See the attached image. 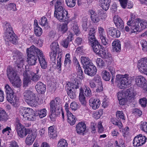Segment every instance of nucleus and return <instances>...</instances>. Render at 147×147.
Here are the masks:
<instances>
[{
    "label": "nucleus",
    "mask_w": 147,
    "mask_h": 147,
    "mask_svg": "<svg viewBox=\"0 0 147 147\" xmlns=\"http://www.w3.org/2000/svg\"><path fill=\"white\" fill-rule=\"evenodd\" d=\"M67 87H69L71 89L74 90L79 88V83L78 81H75L72 83H71L70 85L67 84Z\"/></svg>",
    "instance_id": "nucleus-48"
},
{
    "label": "nucleus",
    "mask_w": 147,
    "mask_h": 147,
    "mask_svg": "<svg viewBox=\"0 0 147 147\" xmlns=\"http://www.w3.org/2000/svg\"><path fill=\"white\" fill-rule=\"evenodd\" d=\"M133 21L129 19L127 22V24L129 26H133L135 28H147V22L141 20L140 19L137 18L135 19L134 22Z\"/></svg>",
    "instance_id": "nucleus-8"
},
{
    "label": "nucleus",
    "mask_w": 147,
    "mask_h": 147,
    "mask_svg": "<svg viewBox=\"0 0 147 147\" xmlns=\"http://www.w3.org/2000/svg\"><path fill=\"white\" fill-rule=\"evenodd\" d=\"M26 138L25 142L27 145H30L32 144L35 140L36 137V135L35 132L32 131L29 132Z\"/></svg>",
    "instance_id": "nucleus-14"
},
{
    "label": "nucleus",
    "mask_w": 147,
    "mask_h": 147,
    "mask_svg": "<svg viewBox=\"0 0 147 147\" xmlns=\"http://www.w3.org/2000/svg\"><path fill=\"white\" fill-rule=\"evenodd\" d=\"M4 38L5 41L10 42L14 45H16L18 42L17 37L14 33L13 28H6Z\"/></svg>",
    "instance_id": "nucleus-7"
},
{
    "label": "nucleus",
    "mask_w": 147,
    "mask_h": 147,
    "mask_svg": "<svg viewBox=\"0 0 147 147\" xmlns=\"http://www.w3.org/2000/svg\"><path fill=\"white\" fill-rule=\"evenodd\" d=\"M68 144L65 139H60L58 142L57 147H65L67 146Z\"/></svg>",
    "instance_id": "nucleus-50"
},
{
    "label": "nucleus",
    "mask_w": 147,
    "mask_h": 147,
    "mask_svg": "<svg viewBox=\"0 0 147 147\" xmlns=\"http://www.w3.org/2000/svg\"><path fill=\"white\" fill-rule=\"evenodd\" d=\"M113 50L116 52H119L121 49L120 41L119 40H114L112 44Z\"/></svg>",
    "instance_id": "nucleus-28"
},
{
    "label": "nucleus",
    "mask_w": 147,
    "mask_h": 147,
    "mask_svg": "<svg viewBox=\"0 0 147 147\" xmlns=\"http://www.w3.org/2000/svg\"><path fill=\"white\" fill-rule=\"evenodd\" d=\"M57 52L51 51L49 53L50 59L52 63L54 64L56 63V57L57 55Z\"/></svg>",
    "instance_id": "nucleus-44"
},
{
    "label": "nucleus",
    "mask_w": 147,
    "mask_h": 147,
    "mask_svg": "<svg viewBox=\"0 0 147 147\" xmlns=\"http://www.w3.org/2000/svg\"><path fill=\"white\" fill-rule=\"evenodd\" d=\"M50 48L51 51L57 52L59 50L58 42L56 41L53 42L50 45Z\"/></svg>",
    "instance_id": "nucleus-36"
},
{
    "label": "nucleus",
    "mask_w": 147,
    "mask_h": 147,
    "mask_svg": "<svg viewBox=\"0 0 147 147\" xmlns=\"http://www.w3.org/2000/svg\"><path fill=\"white\" fill-rule=\"evenodd\" d=\"M137 67L140 73L147 76V58H142L139 60Z\"/></svg>",
    "instance_id": "nucleus-10"
},
{
    "label": "nucleus",
    "mask_w": 147,
    "mask_h": 147,
    "mask_svg": "<svg viewBox=\"0 0 147 147\" xmlns=\"http://www.w3.org/2000/svg\"><path fill=\"white\" fill-rule=\"evenodd\" d=\"M68 63L69 65H71V61L70 59V55L69 53H67L65 55L64 62V66H66Z\"/></svg>",
    "instance_id": "nucleus-51"
},
{
    "label": "nucleus",
    "mask_w": 147,
    "mask_h": 147,
    "mask_svg": "<svg viewBox=\"0 0 147 147\" xmlns=\"http://www.w3.org/2000/svg\"><path fill=\"white\" fill-rule=\"evenodd\" d=\"M35 34L37 36H40L42 33V28H36L34 30Z\"/></svg>",
    "instance_id": "nucleus-64"
},
{
    "label": "nucleus",
    "mask_w": 147,
    "mask_h": 147,
    "mask_svg": "<svg viewBox=\"0 0 147 147\" xmlns=\"http://www.w3.org/2000/svg\"><path fill=\"white\" fill-rule=\"evenodd\" d=\"M139 102L142 107L145 108L146 106L147 100L146 98L144 97L140 99Z\"/></svg>",
    "instance_id": "nucleus-56"
},
{
    "label": "nucleus",
    "mask_w": 147,
    "mask_h": 147,
    "mask_svg": "<svg viewBox=\"0 0 147 147\" xmlns=\"http://www.w3.org/2000/svg\"><path fill=\"white\" fill-rule=\"evenodd\" d=\"M7 75L9 79L15 77L16 75V73L15 72L12 68L10 67L7 68Z\"/></svg>",
    "instance_id": "nucleus-41"
},
{
    "label": "nucleus",
    "mask_w": 147,
    "mask_h": 147,
    "mask_svg": "<svg viewBox=\"0 0 147 147\" xmlns=\"http://www.w3.org/2000/svg\"><path fill=\"white\" fill-rule=\"evenodd\" d=\"M70 108L71 109L74 111L77 110L78 108V105L75 102H72L70 104Z\"/></svg>",
    "instance_id": "nucleus-63"
},
{
    "label": "nucleus",
    "mask_w": 147,
    "mask_h": 147,
    "mask_svg": "<svg viewBox=\"0 0 147 147\" xmlns=\"http://www.w3.org/2000/svg\"><path fill=\"white\" fill-rule=\"evenodd\" d=\"M68 34V36L63 41V46L65 48H67L69 42L72 41L74 38V34L70 30Z\"/></svg>",
    "instance_id": "nucleus-24"
},
{
    "label": "nucleus",
    "mask_w": 147,
    "mask_h": 147,
    "mask_svg": "<svg viewBox=\"0 0 147 147\" xmlns=\"http://www.w3.org/2000/svg\"><path fill=\"white\" fill-rule=\"evenodd\" d=\"M16 125V130L17 131L20 130L21 128L24 127L20 123L19 121H17L15 123Z\"/></svg>",
    "instance_id": "nucleus-61"
},
{
    "label": "nucleus",
    "mask_w": 147,
    "mask_h": 147,
    "mask_svg": "<svg viewBox=\"0 0 147 147\" xmlns=\"http://www.w3.org/2000/svg\"><path fill=\"white\" fill-rule=\"evenodd\" d=\"M124 94L125 95V98H128L130 100L133 98L135 96L134 93L133 92L131 91L129 89H127L124 91Z\"/></svg>",
    "instance_id": "nucleus-40"
},
{
    "label": "nucleus",
    "mask_w": 147,
    "mask_h": 147,
    "mask_svg": "<svg viewBox=\"0 0 147 147\" xmlns=\"http://www.w3.org/2000/svg\"><path fill=\"white\" fill-rule=\"evenodd\" d=\"M122 30H125L126 32H129L130 34L134 33L137 34L142 30V28H122Z\"/></svg>",
    "instance_id": "nucleus-38"
},
{
    "label": "nucleus",
    "mask_w": 147,
    "mask_h": 147,
    "mask_svg": "<svg viewBox=\"0 0 147 147\" xmlns=\"http://www.w3.org/2000/svg\"><path fill=\"white\" fill-rule=\"evenodd\" d=\"M5 89L7 95V100L15 107H19L20 103L18 98L14 95V93L12 89L8 84L5 85Z\"/></svg>",
    "instance_id": "nucleus-4"
},
{
    "label": "nucleus",
    "mask_w": 147,
    "mask_h": 147,
    "mask_svg": "<svg viewBox=\"0 0 147 147\" xmlns=\"http://www.w3.org/2000/svg\"><path fill=\"white\" fill-rule=\"evenodd\" d=\"M18 134L20 138H23L30 132L29 129H26L24 127L21 128L20 130L17 131Z\"/></svg>",
    "instance_id": "nucleus-30"
},
{
    "label": "nucleus",
    "mask_w": 147,
    "mask_h": 147,
    "mask_svg": "<svg viewBox=\"0 0 147 147\" xmlns=\"http://www.w3.org/2000/svg\"><path fill=\"white\" fill-rule=\"evenodd\" d=\"M111 121L112 123L115 125L117 126L119 129L122 128L123 125L120 121H119L116 119L114 118L112 119Z\"/></svg>",
    "instance_id": "nucleus-49"
},
{
    "label": "nucleus",
    "mask_w": 147,
    "mask_h": 147,
    "mask_svg": "<svg viewBox=\"0 0 147 147\" xmlns=\"http://www.w3.org/2000/svg\"><path fill=\"white\" fill-rule=\"evenodd\" d=\"M109 34L113 37L119 38L120 36L121 33L120 31L116 28H113V30H109Z\"/></svg>",
    "instance_id": "nucleus-33"
},
{
    "label": "nucleus",
    "mask_w": 147,
    "mask_h": 147,
    "mask_svg": "<svg viewBox=\"0 0 147 147\" xmlns=\"http://www.w3.org/2000/svg\"><path fill=\"white\" fill-rule=\"evenodd\" d=\"M62 57V54H59L57 59V67L59 71H61V66L62 64L61 60Z\"/></svg>",
    "instance_id": "nucleus-43"
},
{
    "label": "nucleus",
    "mask_w": 147,
    "mask_h": 147,
    "mask_svg": "<svg viewBox=\"0 0 147 147\" xmlns=\"http://www.w3.org/2000/svg\"><path fill=\"white\" fill-rule=\"evenodd\" d=\"M57 129L54 125L51 126L48 128V134L50 138L53 139L57 136Z\"/></svg>",
    "instance_id": "nucleus-19"
},
{
    "label": "nucleus",
    "mask_w": 147,
    "mask_h": 147,
    "mask_svg": "<svg viewBox=\"0 0 147 147\" xmlns=\"http://www.w3.org/2000/svg\"><path fill=\"white\" fill-rule=\"evenodd\" d=\"M101 7L104 10L106 11L109 8L111 0H100Z\"/></svg>",
    "instance_id": "nucleus-29"
},
{
    "label": "nucleus",
    "mask_w": 147,
    "mask_h": 147,
    "mask_svg": "<svg viewBox=\"0 0 147 147\" xmlns=\"http://www.w3.org/2000/svg\"><path fill=\"white\" fill-rule=\"evenodd\" d=\"M146 80L145 77L141 75L137 76L135 79L136 84L139 87H141L145 84Z\"/></svg>",
    "instance_id": "nucleus-23"
},
{
    "label": "nucleus",
    "mask_w": 147,
    "mask_h": 147,
    "mask_svg": "<svg viewBox=\"0 0 147 147\" xmlns=\"http://www.w3.org/2000/svg\"><path fill=\"white\" fill-rule=\"evenodd\" d=\"M131 81L126 78H120L118 81L117 87L120 89L126 88L130 86Z\"/></svg>",
    "instance_id": "nucleus-11"
},
{
    "label": "nucleus",
    "mask_w": 147,
    "mask_h": 147,
    "mask_svg": "<svg viewBox=\"0 0 147 147\" xmlns=\"http://www.w3.org/2000/svg\"><path fill=\"white\" fill-rule=\"evenodd\" d=\"M114 22L117 27L124 28V25L121 19L118 16L116 15L113 17Z\"/></svg>",
    "instance_id": "nucleus-21"
},
{
    "label": "nucleus",
    "mask_w": 147,
    "mask_h": 147,
    "mask_svg": "<svg viewBox=\"0 0 147 147\" xmlns=\"http://www.w3.org/2000/svg\"><path fill=\"white\" fill-rule=\"evenodd\" d=\"M62 106H61V107L60 108H58V109L57 108L56 109H55V112L53 114H54L55 116L54 117H53V116H51V113H50V114L49 115V117L51 119V121H54L55 120L57 116H59V115H60L61 114V109H62Z\"/></svg>",
    "instance_id": "nucleus-35"
},
{
    "label": "nucleus",
    "mask_w": 147,
    "mask_h": 147,
    "mask_svg": "<svg viewBox=\"0 0 147 147\" xmlns=\"http://www.w3.org/2000/svg\"><path fill=\"white\" fill-rule=\"evenodd\" d=\"M46 18L45 17L42 18L41 21L40 22V24L42 27L45 26L48 24Z\"/></svg>",
    "instance_id": "nucleus-62"
},
{
    "label": "nucleus",
    "mask_w": 147,
    "mask_h": 147,
    "mask_svg": "<svg viewBox=\"0 0 147 147\" xmlns=\"http://www.w3.org/2000/svg\"><path fill=\"white\" fill-rule=\"evenodd\" d=\"M103 112L102 109L99 110L98 111H96L93 113V117L96 119H98L102 115Z\"/></svg>",
    "instance_id": "nucleus-46"
},
{
    "label": "nucleus",
    "mask_w": 147,
    "mask_h": 147,
    "mask_svg": "<svg viewBox=\"0 0 147 147\" xmlns=\"http://www.w3.org/2000/svg\"><path fill=\"white\" fill-rule=\"evenodd\" d=\"M102 79L106 81H109L111 78V76L109 72L107 70L103 71L101 74Z\"/></svg>",
    "instance_id": "nucleus-39"
},
{
    "label": "nucleus",
    "mask_w": 147,
    "mask_h": 147,
    "mask_svg": "<svg viewBox=\"0 0 147 147\" xmlns=\"http://www.w3.org/2000/svg\"><path fill=\"white\" fill-rule=\"evenodd\" d=\"M133 113L135 116L139 117H140L142 115V111L137 108H135L133 110Z\"/></svg>",
    "instance_id": "nucleus-59"
},
{
    "label": "nucleus",
    "mask_w": 147,
    "mask_h": 147,
    "mask_svg": "<svg viewBox=\"0 0 147 147\" xmlns=\"http://www.w3.org/2000/svg\"><path fill=\"white\" fill-rule=\"evenodd\" d=\"M5 8L7 10L9 11H14L17 10L16 5L13 3H10L6 5Z\"/></svg>",
    "instance_id": "nucleus-45"
},
{
    "label": "nucleus",
    "mask_w": 147,
    "mask_h": 147,
    "mask_svg": "<svg viewBox=\"0 0 147 147\" xmlns=\"http://www.w3.org/2000/svg\"><path fill=\"white\" fill-rule=\"evenodd\" d=\"M8 119V115L4 110H0V121H6Z\"/></svg>",
    "instance_id": "nucleus-42"
},
{
    "label": "nucleus",
    "mask_w": 147,
    "mask_h": 147,
    "mask_svg": "<svg viewBox=\"0 0 147 147\" xmlns=\"http://www.w3.org/2000/svg\"><path fill=\"white\" fill-rule=\"evenodd\" d=\"M35 87L36 91L39 94L44 93L46 91V85L41 82H38Z\"/></svg>",
    "instance_id": "nucleus-18"
},
{
    "label": "nucleus",
    "mask_w": 147,
    "mask_h": 147,
    "mask_svg": "<svg viewBox=\"0 0 147 147\" xmlns=\"http://www.w3.org/2000/svg\"><path fill=\"white\" fill-rule=\"evenodd\" d=\"M47 112V110L44 108L40 110V111H36L35 115L36 116H38L40 118H42L46 116Z\"/></svg>",
    "instance_id": "nucleus-34"
},
{
    "label": "nucleus",
    "mask_w": 147,
    "mask_h": 147,
    "mask_svg": "<svg viewBox=\"0 0 147 147\" xmlns=\"http://www.w3.org/2000/svg\"><path fill=\"white\" fill-rule=\"evenodd\" d=\"M102 123V122L100 121L98 123V131L100 134L103 133L104 131V129Z\"/></svg>",
    "instance_id": "nucleus-58"
},
{
    "label": "nucleus",
    "mask_w": 147,
    "mask_h": 147,
    "mask_svg": "<svg viewBox=\"0 0 147 147\" xmlns=\"http://www.w3.org/2000/svg\"><path fill=\"white\" fill-rule=\"evenodd\" d=\"M34 111L32 109L29 108L24 107H20L19 109V114L23 117L24 114H29Z\"/></svg>",
    "instance_id": "nucleus-20"
},
{
    "label": "nucleus",
    "mask_w": 147,
    "mask_h": 147,
    "mask_svg": "<svg viewBox=\"0 0 147 147\" xmlns=\"http://www.w3.org/2000/svg\"><path fill=\"white\" fill-rule=\"evenodd\" d=\"M142 50L145 52H147V42L145 40H142L140 41Z\"/></svg>",
    "instance_id": "nucleus-54"
},
{
    "label": "nucleus",
    "mask_w": 147,
    "mask_h": 147,
    "mask_svg": "<svg viewBox=\"0 0 147 147\" xmlns=\"http://www.w3.org/2000/svg\"><path fill=\"white\" fill-rule=\"evenodd\" d=\"M35 115V112L34 111L32 112L31 113L29 114H24L23 115V117H21L22 118L24 119L25 120L30 121L34 120L36 119Z\"/></svg>",
    "instance_id": "nucleus-31"
},
{
    "label": "nucleus",
    "mask_w": 147,
    "mask_h": 147,
    "mask_svg": "<svg viewBox=\"0 0 147 147\" xmlns=\"http://www.w3.org/2000/svg\"><path fill=\"white\" fill-rule=\"evenodd\" d=\"M140 126L141 130L147 134V122L144 121L141 122Z\"/></svg>",
    "instance_id": "nucleus-53"
},
{
    "label": "nucleus",
    "mask_w": 147,
    "mask_h": 147,
    "mask_svg": "<svg viewBox=\"0 0 147 147\" xmlns=\"http://www.w3.org/2000/svg\"><path fill=\"white\" fill-rule=\"evenodd\" d=\"M9 80L13 86L19 88L21 86L22 83L21 80L18 76H17V75L15 77Z\"/></svg>",
    "instance_id": "nucleus-22"
},
{
    "label": "nucleus",
    "mask_w": 147,
    "mask_h": 147,
    "mask_svg": "<svg viewBox=\"0 0 147 147\" xmlns=\"http://www.w3.org/2000/svg\"><path fill=\"white\" fill-rule=\"evenodd\" d=\"M96 29L95 28H90L88 34V42H92L97 40L95 36L96 33Z\"/></svg>",
    "instance_id": "nucleus-25"
},
{
    "label": "nucleus",
    "mask_w": 147,
    "mask_h": 147,
    "mask_svg": "<svg viewBox=\"0 0 147 147\" xmlns=\"http://www.w3.org/2000/svg\"><path fill=\"white\" fill-rule=\"evenodd\" d=\"M76 0H65L67 5L70 7H74L76 4Z\"/></svg>",
    "instance_id": "nucleus-52"
},
{
    "label": "nucleus",
    "mask_w": 147,
    "mask_h": 147,
    "mask_svg": "<svg viewBox=\"0 0 147 147\" xmlns=\"http://www.w3.org/2000/svg\"><path fill=\"white\" fill-rule=\"evenodd\" d=\"M67 92L68 96L72 99L76 97V94L74 90L71 89L69 87H66Z\"/></svg>",
    "instance_id": "nucleus-37"
},
{
    "label": "nucleus",
    "mask_w": 147,
    "mask_h": 147,
    "mask_svg": "<svg viewBox=\"0 0 147 147\" xmlns=\"http://www.w3.org/2000/svg\"><path fill=\"white\" fill-rule=\"evenodd\" d=\"M39 57L38 60L41 68L43 69H46L47 66V63L45 61V56L42 51L39 53Z\"/></svg>",
    "instance_id": "nucleus-15"
},
{
    "label": "nucleus",
    "mask_w": 147,
    "mask_h": 147,
    "mask_svg": "<svg viewBox=\"0 0 147 147\" xmlns=\"http://www.w3.org/2000/svg\"><path fill=\"white\" fill-rule=\"evenodd\" d=\"M147 140V138L142 134H139L134 138L132 144L134 147H139L145 144Z\"/></svg>",
    "instance_id": "nucleus-9"
},
{
    "label": "nucleus",
    "mask_w": 147,
    "mask_h": 147,
    "mask_svg": "<svg viewBox=\"0 0 147 147\" xmlns=\"http://www.w3.org/2000/svg\"><path fill=\"white\" fill-rule=\"evenodd\" d=\"M84 92L85 95L86 97L90 98L92 96V92L90 88L86 85L83 87V88L81 87L80 89V93L79 95V100L81 104L84 106L85 109L87 108L86 106L87 102L86 98L84 94Z\"/></svg>",
    "instance_id": "nucleus-6"
},
{
    "label": "nucleus",
    "mask_w": 147,
    "mask_h": 147,
    "mask_svg": "<svg viewBox=\"0 0 147 147\" xmlns=\"http://www.w3.org/2000/svg\"><path fill=\"white\" fill-rule=\"evenodd\" d=\"M50 107V112L51 113V116L54 117L55 109L57 108L58 109L59 108L61 107V105L60 104L55 103L53 100H52L49 103Z\"/></svg>",
    "instance_id": "nucleus-16"
},
{
    "label": "nucleus",
    "mask_w": 147,
    "mask_h": 147,
    "mask_svg": "<svg viewBox=\"0 0 147 147\" xmlns=\"http://www.w3.org/2000/svg\"><path fill=\"white\" fill-rule=\"evenodd\" d=\"M67 121L68 123L71 125H74L77 120V118L75 116L73 115L71 113L67 115Z\"/></svg>",
    "instance_id": "nucleus-27"
},
{
    "label": "nucleus",
    "mask_w": 147,
    "mask_h": 147,
    "mask_svg": "<svg viewBox=\"0 0 147 147\" xmlns=\"http://www.w3.org/2000/svg\"><path fill=\"white\" fill-rule=\"evenodd\" d=\"M109 105V101L108 98H104L103 100L102 106L105 108L107 107Z\"/></svg>",
    "instance_id": "nucleus-60"
},
{
    "label": "nucleus",
    "mask_w": 147,
    "mask_h": 147,
    "mask_svg": "<svg viewBox=\"0 0 147 147\" xmlns=\"http://www.w3.org/2000/svg\"><path fill=\"white\" fill-rule=\"evenodd\" d=\"M81 59L82 63L84 67L92 63L91 60L88 57L82 56Z\"/></svg>",
    "instance_id": "nucleus-32"
},
{
    "label": "nucleus",
    "mask_w": 147,
    "mask_h": 147,
    "mask_svg": "<svg viewBox=\"0 0 147 147\" xmlns=\"http://www.w3.org/2000/svg\"><path fill=\"white\" fill-rule=\"evenodd\" d=\"M86 125L85 123L83 122H79L76 126V131L79 134L84 133L86 130Z\"/></svg>",
    "instance_id": "nucleus-17"
},
{
    "label": "nucleus",
    "mask_w": 147,
    "mask_h": 147,
    "mask_svg": "<svg viewBox=\"0 0 147 147\" xmlns=\"http://www.w3.org/2000/svg\"><path fill=\"white\" fill-rule=\"evenodd\" d=\"M96 63L99 67H102L105 65V62L101 59L98 58L96 60Z\"/></svg>",
    "instance_id": "nucleus-55"
},
{
    "label": "nucleus",
    "mask_w": 147,
    "mask_h": 147,
    "mask_svg": "<svg viewBox=\"0 0 147 147\" xmlns=\"http://www.w3.org/2000/svg\"><path fill=\"white\" fill-rule=\"evenodd\" d=\"M41 51L34 45L27 49V62L29 65H34L36 64L37 59L39 57V53Z\"/></svg>",
    "instance_id": "nucleus-3"
},
{
    "label": "nucleus",
    "mask_w": 147,
    "mask_h": 147,
    "mask_svg": "<svg viewBox=\"0 0 147 147\" xmlns=\"http://www.w3.org/2000/svg\"><path fill=\"white\" fill-rule=\"evenodd\" d=\"M92 47L94 52L96 54L103 59H105L106 63L110 65L113 61L111 55L106 51L103 47L100 45L97 40L89 43Z\"/></svg>",
    "instance_id": "nucleus-2"
},
{
    "label": "nucleus",
    "mask_w": 147,
    "mask_h": 147,
    "mask_svg": "<svg viewBox=\"0 0 147 147\" xmlns=\"http://www.w3.org/2000/svg\"><path fill=\"white\" fill-rule=\"evenodd\" d=\"M51 6L54 5V16L60 22H64L67 20L68 14L67 11L64 7L63 0H53L50 3Z\"/></svg>",
    "instance_id": "nucleus-1"
},
{
    "label": "nucleus",
    "mask_w": 147,
    "mask_h": 147,
    "mask_svg": "<svg viewBox=\"0 0 147 147\" xmlns=\"http://www.w3.org/2000/svg\"><path fill=\"white\" fill-rule=\"evenodd\" d=\"M76 67L77 73L78 76H79V77L81 78H82L83 73L81 67L80 65H77Z\"/></svg>",
    "instance_id": "nucleus-57"
},
{
    "label": "nucleus",
    "mask_w": 147,
    "mask_h": 147,
    "mask_svg": "<svg viewBox=\"0 0 147 147\" xmlns=\"http://www.w3.org/2000/svg\"><path fill=\"white\" fill-rule=\"evenodd\" d=\"M84 69L85 73L91 77L95 75L97 71L96 67L93 63L85 67Z\"/></svg>",
    "instance_id": "nucleus-12"
},
{
    "label": "nucleus",
    "mask_w": 147,
    "mask_h": 147,
    "mask_svg": "<svg viewBox=\"0 0 147 147\" xmlns=\"http://www.w3.org/2000/svg\"><path fill=\"white\" fill-rule=\"evenodd\" d=\"M89 103L93 109L96 110L99 107L101 102L99 99L91 98L89 100Z\"/></svg>",
    "instance_id": "nucleus-13"
},
{
    "label": "nucleus",
    "mask_w": 147,
    "mask_h": 147,
    "mask_svg": "<svg viewBox=\"0 0 147 147\" xmlns=\"http://www.w3.org/2000/svg\"><path fill=\"white\" fill-rule=\"evenodd\" d=\"M39 69L38 68H36V73H34L33 72H31L30 73L31 76V80L33 82H37L41 78V75H39L38 73Z\"/></svg>",
    "instance_id": "nucleus-26"
},
{
    "label": "nucleus",
    "mask_w": 147,
    "mask_h": 147,
    "mask_svg": "<svg viewBox=\"0 0 147 147\" xmlns=\"http://www.w3.org/2000/svg\"><path fill=\"white\" fill-rule=\"evenodd\" d=\"M25 102L29 105L35 107L38 103V99L35 94L30 90H26L23 93Z\"/></svg>",
    "instance_id": "nucleus-5"
},
{
    "label": "nucleus",
    "mask_w": 147,
    "mask_h": 147,
    "mask_svg": "<svg viewBox=\"0 0 147 147\" xmlns=\"http://www.w3.org/2000/svg\"><path fill=\"white\" fill-rule=\"evenodd\" d=\"M116 115L117 117L120 120H122L123 121L125 120V117L123 111H117L116 112Z\"/></svg>",
    "instance_id": "nucleus-47"
}]
</instances>
